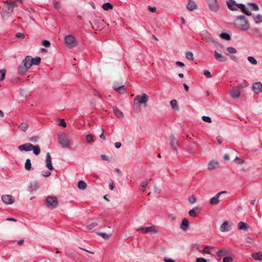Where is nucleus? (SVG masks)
<instances>
[{
	"instance_id": "nucleus-38",
	"label": "nucleus",
	"mask_w": 262,
	"mask_h": 262,
	"mask_svg": "<svg viewBox=\"0 0 262 262\" xmlns=\"http://www.w3.org/2000/svg\"><path fill=\"white\" fill-rule=\"evenodd\" d=\"M247 59L253 65H256L257 63V60L252 56H248Z\"/></svg>"
},
{
	"instance_id": "nucleus-26",
	"label": "nucleus",
	"mask_w": 262,
	"mask_h": 262,
	"mask_svg": "<svg viewBox=\"0 0 262 262\" xmlns=\"http://www.w3.org/2000/svg\"><path fill=\"white\" fill-rule=\"evenodd\" d=\"M253 18L256 24H259L262 22L261 14L253 15Z\"/></svg>"
},
{
	"instance_id": "nucleus-49",
	"label": "nucleus",
	"mask_w": 262,
	"mask_h": 262,
	"mask_svg": "<svg viewBox=\"0 0 262 262\" xmlns=\"http://www.w3.org/2000/svg\"><path fill=\"white\" fill-rule=\"evenodd\" d=\"M6 71L5 70H0V80L4 79L5 77Z\"/></svg>"
},
{
	"instance_id": "nucleus-60",
	"label": "nucleus",
	"mask_w": 262,
	"mask_h": 262,
	"mask_svg": "<svg viewBox=\"0 0 262 262\" xmlns=\"http://www.w3.org/2000/svg\"><path fill=\"white\" fill-rule=\"evenodd\" d=\"M122 85L121 84H119L118 82H115L113 84V88L116 90L117 87L121 86Z\"/></svg>"
},
{
	"instance_id": "nucleus-31",
	"label": "nucleus",
	"mask_w": 262,
	"mask_h": 262,
	"mask_svg": "<svg viewBox=\"0 0 262 262\" xmlns=\"http://www.w3.org/2000/svg\"><path fill=\"white\" fill-rule=\"evenodd\" d=\"M41 61V58L39 57L32 58L31 57V64L32 65H38Z\"/></svg>"
},
{
	"instance_id": "nucleus-33",
	"label": "nucleus",
	"mask_w": 262,
	"mask_h": 262,
	"mask_svg": "<svg viewBox=\"0 0 262 262\" xmlns=\"http://www.w3.org/2000/svg\"><path fill=\"white\" fill-rule=\"evenodd\" d=\"M86 184L83 181H80L78 184V187L79 189L84 190L86 188Z\"/></svg>"
},
{
	"instance_id": "nucleus-28",
	"label": "nucleus",
	"mask_w": 262,
	"mask_h": 262,
	"mask_svg": "<svg viewBox=\"0 0 262 262\" xmlns=\"http://www.w3.org/2000/svg\"><path fill=\"white\" fill-rule=\"evenodd\" d=\"M126 89H127L126 86L123 85H121V86L117 87V88L116 89V90L115 91H116L117 92H118L119 93H120L121 94H123L126 92Z\"/></svg>"
},
{
	"instance_id": "nucleus-53",
	"label": "nucleus",
	"mask_w": 262,
	"mask_h": 262,
	"mask_svg": "<svg viewBox=\"0 0 262 262\" xmlns=\"http://www.w3.org/2000/svg\"><path fill=\"white\" fill-rule=\"evenodd\" d=\"M50 45V42L47 40H44L42 41V45L45 47H49Z\"/></svg>"
},
{
	"instance_id": "nucleus-24",
	"label": "nucleus",
	"mask_w": 262,
	"mask_h": 262,
	"mask_svg": "<svg viewBox=\"0 0 262 262\" xmlns=\"http://www.w3.org/2000/svg\"><path fill=\"white\" fill-rule=\"evenodd\" d=\"M113 111L114 114L119 118H121L123 117L122 112L120 111L117 107H113Z\"/></svg>"
},
{
	"instance_id": "nucleus-51",
	"label": "nucleus",
	"mask_w": 262,
	"mask_h": 262,
	"mask_svg": "<svg viewBox=\"0 0 262 262\" xmlns=\"http://www.w3.org/2000/svg\"><path fill=\"white\" fill-rule=\"evenodd\" d=\"M248 85L249 83L247 81H244V82H242L238 87H239L240 89L245 88L248 86Z\"/></svg>"
},
{
	"instance_id": "nucleus-12",
	"label": "nucleus",
	"mask_w": 262,
	"mask_h": 262,
	"mask_svg": "<svg viewBox=\"0 0 262 262\" xmlns=\"http://www.w3.org/2000/svg\"><path fill=\"white\" fill-rule=\"evenodd\" d=\"M137 231H141L144 233H156L157 232V230L156 229V227L154 226H152L150 227H142L138 228L136 229Z\"/></svg>"
},
{
	"instance_id": "nucleus-45",
	"label": "nucleus",
	"mask_w": 262,
	"mask_h": 262,
	"mask_svg": "<svg viewBox=\"0 0 262 262\" xmlns=\"http://www.w3.org/2000/svg\"><path fill=\"white\" fill-rule=\"evenodd\" d=\"M38 184H37V183L35 182H34L32 184H31L30 186V188L32 190H36L37 188H38Z\"/></svg>"
},
{
	"instance_id": "nucleus-7",
	"label": "nucleus",
	"mask_w": 262,
	"mask_h": 262,
	"mask_svg": "<svg viewBox=\"0 0 262 262\" xmlns=\"http://www.w3.org/2000/svg\"><path fill=\"white\" fill-rule=\"evenodd\" d=\"M207 4L209 10L213 12H217L220 6L217 0H206Z\"/></svg>"
},
{
	"instance_id": "nucleus-1",
	"label": "nucleus",
	"mask_w": 262,
	"mask_h": 262,
	"mask_svg": "<svg viewBox=\"0 0 262 262\" xmlns=\"http://www.w3.org/2000/svg\"><path fill=\"white\" fill-rule=\"evenodd\" d=\"M227 5L228 8L232 11L237 10L238 9H240L242 12L245 13L247 15H251L252 13L251 11L249 10V8L246 6V5L243 4H237L234 0H228L227 2Z\"/></svg>"
},
{
	"instance_id": "nucleus-61",
	"label": "nucleus",
	"mask_w": 262,
	"mask_h": 262,
	"mask_svg": "<svg viewBox=\"0 0 262 262\" xmlns=\"http://www.w3.org/2000/svg\"><path fill=\"white\" fill-rule=\"evenodd\" d=\"M176 64L177 66H179V67H184L185 66L184 63H183L181 61H177L176 62Z\"/></svg>"
},
{
	"instance_id": "nucleus-10",
	"label": "nucleus",
	"mask_w": 262,
	"mask_h": 262,
	"mask_svg": "<svg viewBox=\"0 0 262 262\" xmlns=\"http://www.w3.org/2000/svg\"><path fill=\"white\" fill-rule=\"evenodd\" d=\"M149 98L147 94H143L142 96L137 95L135 98V101H137L139 104H146Z\"/></svg>"
},
{
	"instance_id": "nucleus-57",
	"label": "nucleus",
	"mask_w": 262,
	"mask_h": 262,
	"mask_svg": "<svg viewBox=\"0 0 262 262\" xmlns=\"http://www.w3.org/2000/svg\"><path fill=\"white\" fill-rule=\"evenodd\" d=\"M15 36L17 38H19L23 39L25 37V35H24V34H23L22 33H17L16 34Z\"/></svg>"
},
{
	"instance_id": "nucleus-15",
	"label": "nucleus",
	"mask_w": 262,
	"mask_h": 262,
	"mask_svg": "<svg viewBox=\"0 0 262 262\" xmlns=\"http://www.w3.org/2000/svg\"><path fill=\"white\" fill-rule=\"evenodd\" d=\"M169 140L171 148L174 150L177 151L179 147V143L178 140L175 138V137L173 135L170 136Z\"/></svg>"
},
{
	"instance_id": "nucleus-52",
	"label": "nucleus",
	"mask_w": 262,
	"mask_h": 262,
	"mask_svg": "<svg viewBox=\"0 0 262 262\" xmlns=\"http://www.w3.org/2000/svg\"><path fill=\"white\" fill-rule=\"evenodd\" d=\"M53 5L55 8L57 9H59L61 8L60 3L58 1H54L53 3Z\"/></svg>"
},
{
	"instance_id": "nucleus-17",
	"label": "nucleus",
	"mask_w": 262,
	"mask_h": 262,
	"mask_svg": "<svg viewBox=\"0 0 262 262\" xmlns=\"http://www.w3.org/2000/svg\"><path fill=\"white\" fill-rule=\"evenodd\" d=\"M33 147V145L30 143H25L19 145L18 147L20 151H31V148Z\"/></svg>"
},
{
	"instance_id": "nucleus-9",
	"label": "nucleus",
	"mask_w": 262,
	"mask_h": 262,
	"mask_svg": "<svg viewBox=\"0 0 262 262\" xmlns=\"http://www.w3.org/2000/svg\"><path fill=\"white\" fill-rule=\"evenodd\" d=\"M232 223L230 221H224L220 227V231L222 232H229L231 230Z\"/></svg>"
},
{
	"instance_id": "nucleus-6",
	"label": "nucleus",
	"mask_w": 262,
	"mask_h": 262,
	"mask_svg": "<svg viewBox=\"0 0 262 262\" xmlns=\"http://www.w3.org/2000/svg\"><path fill=\"white\" fill-rule=\"evenodd\" d=\"M64 43L68 49H73L78 45V41L72 35H68L64 38Z\"/></svg>"
},
{
	"instance_id": "nucleus-27",
	"label": "nucleus",
	"mask_w": 262,
	"mask_h": 262,
	"mask_svg": "<svg viewBox=\"0 0 262 262\" xmlns=\"http://www.w3.org/2000/svg\"><path fill=\"white\" fill-rule=\"evenodd\" d=\"M252 257L255 260H261L262 259V252H259L258 253H253L252 254Z\"/></svg>"
},
{
	"instance_id": "nucleus-43",
	"label": "nucleus",
	"mask_w": 262,
	"mask_h": 262,
	"mask_svg": "<svg viewBox=\"0 0 262 262\" xmlns=\"http://www.w3.org/2000/svg\"><path fill=\"white\" fill-rule=\"evenodd\" d=\"M85 140L88 143H90L94 140L93 136L91 134H88L85 137Z\"/></svg>"
},
{
	"instance_id": "nucleus-62",
	"label": "nucleus",
	"mask_w": 262,
	"mask_h": 262,
	"mask_svg": "<svg viewBox=\"0 0 262 262\" xmlns=\"http://www.w3.org/2000/svg\"><path fill=\"white\" fill-rule=\"evenodd\" d=\"M51 172L49 171H46L43 173H42V176L45 177H48L51 175Z\"/></svg>"
},
{
	"instance_id": "nucleus-4",
	"label": "nucleus",
	"mask_w": 262,
	"mask_h": 262,
	"mask_svg": "<svg viewBox=\"0 0 262 262\" xmlns=\"http://www.w3.org/2000/svg\"><path fill=\"white\" fill-rule=\"evenodd\" d=\"M31 66V56H27L18 67V73L24 75Z\"/></svg>"
},
{
	"instance_id": "nucleus-36",
	"label": "nucleus",
	"mask_w": 262,
	"mask_h": 262,
	"mask_svg": "<svg viewBox=\"0 0 262 262\" xmlns=\"http://www.w3.org/2000/svg\"><path fill=\"white\" fill-rule=\"evenodd\" d=\"M220 36L221 38L226 40H230L231 39L230 36L226 33H222Z\"/></svg>"
},
{
	"instance_id": "nucleus-37",
	"label": "nucleus",
	"mask_w": 262,
	"mask_h": 262,
	"mask_svg": "<svg viewBox=\"0 0 262 262\" xmlns=\"http://www.w3.org/2000/svg\"><path fill=\"white\" fill-rule=\"evenodd\" d=\"M142 184V186H141V188L140 189V191L142 193L144 192V191H145V189L146 188V187H147V185H148V181L147 180H145L144 181H143L141 183Z\"/></svg>"
},
{
	"instance_id": "nucleus-44",
	"label": "nucleus",
	"mask_w": 262,
	"mask_h": 262,
	"mask_svg": "<svg viewBox=\"0 0 262 262\" xmlns=\"http://www.w3.org/2000/svg\"><path fill=\"white\" fill-rule=\"evenodd\" d=\"M98 234L105 239H108L111 236V234H108L104 232H100Z\"/></svg>"
},
{
	"instance_id": "nucleus-56",
	"label": "nucleus",
	"mask_w": 262,
	"mask_h": 262,
	"mask_svg": "<svg viewBox=\"0 0 262 262\" xmlns=\"http://www.w3.org/2000/svg\"><path fill=\"white\" fill-rule=\"evenodd\" d=\"M203 74L207 78L211 77V73L208 70H205L204 71Z\"/></svg>"
},
{
	"instance_id": "nucleus-2",
	"label": "nucleus",
	"mask_w": 262,
	"mask_h": 262,
	"mask_svg": "<svg viewBox=\"0 0 262 262\" xmlns=\"http://www.w3.org/2000/svg\"><path fill=\"white\" fill-rule=\"evenodd\" d=\"M17 7V4L15 2H9L4 4L1 12L2 17L4 19L8 18L13 11L14 8Z\"/></svg>"
},
{
	"instance_id": "nucleus-21",
	"label": "nucleus",
	"mask_w": 262,
	"mask_h": 262,
	"mask_svg": "<svg viewBox=\"0 0 262 262\" xmlns=\"http://www.w3.org/2000/svg\"><path fill=\"white\" fill-rule=\"evenodd\" d=\"M214 57L220 62H225L227 60V58L222 55V53H217L214 52Z\"/></svg>"
},
{
	"instance_id": "nucleus-35",
	"label": "nucleus",
	"mask_w": 262,
	"mask_h": 262,
	"mask_svg": "<svg viewBox=\"0 0 262 262\" xmlns=\"http://www.w3.org/2000/svg\"><path fill=\"white\" fill-rule=\"evenodd\" d=\"M25 168L27 170H30L31 168V160L29 159L26 160L25 164Z\"/></svg>"
},
{
	"instance_id": "nucleus-55",
	"label": "nucleus",
	"mask_w": 262,
	"mask_h": 262,
	"mask_svg": "<svg viewBox=\"0 0 262 262\" xmlns=\"http://www.w3.org/2000/svg\"><path fill=\"white\" fill-rule=\"evenodd\" d=\"M58 125L63 127H66L67 123L64 119H60Z\"/></svg>"
},
{
	"instance_id": "nucleus-42",
	"label": "nucleus",
	"mask_w": 262,
	"mask_h": 262,
	"mask_svg": "<svg viewBox=\"0 0 262 262\" xmlns=\"http://www.w3.org/2000/svg\"><path fill=\"white\" fill-rule=\"evenodd\" d=\"M170 105L173 109H178L177 101L176 100H172L170 102Z\"/></svg>"
},
{
	"instance_id": "nucleus-5",
	"label": "nucleus",
	"mask_w": 262,
	"mask_h": 262,
	"mask_svg": "<svg viewBox=\"0 0 262 262\" xmlns=\"http://www.w3.org/2000/svg\"><path fill=\"white\" fill-rule=\"evenodd\" d=\"M59 142L64 148H69L71 146V142L67 135L64 133H60L58 134Z\"/></svg>"
},
{
	"instance_id": "nucleus-22",
	"label": "nucleus",
	"mask_w": 262,
	"mask_h": 262,
	"mask_svg": "<svg viewBox=\"0 0 262 262\" xmlns=\"http://www.w3.org/2000/svg\"><path fill=\"white\" fill-rule=\"evenodd\" d=\"M248 8H249L252 11H258L259 10V7L257 4L255 3H248L246 6Z\"/></svg>"
},
{
	"instance_id": "nucleus-13",
	"label": "nucleus",
	"mask_w": 262,
	"mask_h": 262,
	"mask_svg": "<svg viewBox=\"0 0 262 262\" xmlns=\"http://www.w3.org/2000/svg\"><path fill=\"white\" fill-rule=\"evenodd\" d=\"M229 93L232 98H237L239 97L241 95V89L238 86L232 87L230 90Z\"/></svg>"
},
{
	"instance_id": "nucleus-48",
	"label": "nucleus",
	"mask_w": 262,
	"mask_h": 262,
	"mask_svg": "<svg viewBox=\"0 0 262 262\" xmlns=\"http://www.w3.org/2000/svg\"><path fill=\"white\" fill-rule=\"evenodd\" d=\"M202 253L204 254H209L210 253V247H205L202 250Z\"/></svg>"
},
{
	"instance_id": "nucleus-39",
	"label": "nucleus",
	"mask_w": 262,
	"mask_h": 262,
	"mask_svg": "<svg viewBox=\"0 0 262 262\" xmlns=\"http://www.w3.org/2000/svg\"><path fill=\"white\" fill-rule=\"evenodd\" d=\"M197 208H193L189 211V215L193 217H195L197 216L196 211Z\"/></svg>"
},
{
	"instance_id": "nucleus-34",
	"label": "nucleus",
	"mask_w": 262,
	"mask_h": 262,
	"mask_svg": "<svg viewBox=\"0 0 262 262\" xmlns=\"http://www.w3.org/2000/svg\"><path fill=\"white\" fill-rule=\"evenodd\" d=\"M33 154L36 156L39 155L40 153V149L38 146L33 145V147L31 148Z\"/></svg>"
},
{
	"instance_id": "nucleus-58",
	"label": "nucleus",
	"mask_w": 262,
	"mask_h": 262,
	"mask_svg": "<svg viewBox=\"0 0 262 262\" xmlns=\"http://www.w3.org/2000/svg\"><path fill=\"white\" fill-rule=\"evenodd\" d=\"M168 218L169 221L172 222L176 219V216L173 214H169Z\"/></svg>"
},
{
	"instance_id": "nucleus-16",
	"label": "nucleus",
	"mask_w": 262,
	"mask_h": 262,
	"mask_svg": "<svg viewBox=\"0 0 262 262\" xmlns=\"http://www.w3.org/2000/svg\"><path fill=\"white\" fill-rule=\"evenodd\" d=\"M2 200L7 205H11L14 203V199L10 195H3Z\"/></svg>"
},
{
	"instance_id": "nucleus-50",
	"label": "nucleus",
	"mask_w": 262,
	"mask_h": 262,
	"mask_svg": "<svg viewBox=\"0 0 262 262\" xmlns=\"http://www.w3.org/2000/svg\"><path fill=\"white\" fill-rule=\"evenodd\" d=\"M202 119L204 121L206 122L211 123L212 121L211 118L208 116H203Z\"/></svg>"
},
{
	"instance_id": "nucleus-29",
	"label": "nucleus",
	"mask_w": 262,
	"mask_h": 262,
	"mask_svg": "<svg viewBox=\"0 0 262 262\" xmlns=\"http://www.w3.org/2000/svg\"><path fill=\"white\" fill-rule=\"evenodd\" d=\"M248 228V226L243 222H240L238 224V229L239 230H246Z\"/></svg>"
},
{
	"instance_id": "nucleus-18",
	"label": "nucleus",
	"mask_w": 262,
	"mask_h": 262,
	"mask_svg": "<svg viewBox=\"0 0 262 262\" xmlns=\"http://www.w3.org/2000/svg\"><path fill=\"white\" fill-rule=\"evenodd\" d=\"M46 166L48 169L52 170L54 169L52 163L51 157L49 152L46 154Z\"/></svg>"
},
{
	"instance_id": "nucleus-19",
	"label": "nucleus",
	"mask_w": 262,
	"mask_h": 262,
	"mask_svg": "<svg viewBox=\"0 0 262 262\" xmlns=\"http://www.w3.org/2000/svg\"><path fill=\"white\" fill-rule=\"evenodd\" d=\"M216 254L219 257L221 258L224 256L226 257L229 255L230 251L225 249H221L216 252Z\"/></svg>"
},
{
	"instance_id": "nucleus-63",
	"label": "nucleus",
	"mask_w": 262,
	"mask_h": 262,
	"mask_svg": "<svg viewBox=\"0 0 262 262\" xmlns=\"http://www.w3.org/2000/svg\"><path fill=\"white\" fill-rule=\"evenodd\" d=\"M148 9L151 12H155L156 11V8L155 7H151L150 6H148Z\"/></svg>"
},
{
	"instance_id": "nucleus-14",
	"label": "nucleus",
	"mask_w": 262,
	"mask_h": 262,
	"mask_svg": "<svg viewBox=\"0 0 262 262\" xmlns=\"http://www.w3.org/2000/svg\"><path fill=\"white\" fill-rule=\"evenodd\" d=\"M252 89L255 94H259L262 92V83L260 82H255L252 84Z\"/></svg>"
},
{
	"instance_id": "nucleus-64",
	"label": "nucleus",
	"mask_w": 262,
	"mask_h": 262,
	"mask_svg": "<svg viewBox=\"0 0 262 262\" xmlns=\"http://www.w3.org/2000/svg\"><path fill=\"white\" fill-rule=\"evenodd\" d=\"M164 262H174V260H173L170 258H166V257H165L164 258Z\"/></svg>"
},
{
	"instance_id": "nucleus-54",
	"label": "nucleus",
	"mask_w": 262,
	"mask_h": 262,
	"mask_svg": "<svg viewBox=\"0 0 262 262\" xmlns=\"http://www.w3.org/2000/svg\"><path fill=\"white\" fill-rule=\"evenodd\" d=\"M223 262H233V259L231 256H226L223 259Z\"/></svg>"
},
{
	"instance_id": "nucleus-40",
	"label": "nucleus",
	"mask_w": 262,
	"mask_h": 262,
	"mask_svg": "<svg viewBox=\"0 0 262 262\" xmlns=\"http://www.w3.org/2000/svg\"><path fill=\"white\" fill-rule=\"evenodd\" d=\"M97 225V223L93 222V223H92L90 224L89 225H88L86 228L87 230L90 231L92 229H93L94 227H95Z\"/></svg>"
},
{
	"instance_id": "nucleus-30",
	"label": "nucleus",
	"mask_w": 262,
	"mask_h": 262,
	"mask_svg": "<svg viewBox=\"0 0 262 262\" xmlns=\"http://www.w3.org/2000/svg\"><path fill=\"white\" fill-rule=\"evenodd\" d=\"M102 8L104 10L107 11L110 9H113V6L110 3H106L102 5Z\"/></svg>"
},
{
	"instance_id": "nucleus-41",
	"label": "nucleus",
	"mask_w": 262,
	"mask_h": 262,
	"mask_svg": "<svg viewBox=\"0 0 262 262\" xmlns=\"http://www.w3.org/2000/svg\"><path fill=\"white\" fill-rule=\"evenodd\" d=\"M186 58L190 60H193V55L191 52H187L185 55Z\"/></svg>"
},
{
	"instance_id": "nucleus-25",
	"label": "nucleus",
	"mask_w": 262,
	"mask_h": 262,
	"mask_svg": "<svg viewBox=\"0 0 262 262\" xmlns=\"http://www.w3.org/2000/svg\"><path fill=\"white\" fill-rule=\"evenodd\" d=\"M219 165V163L215 161H211L209 162L208 165V168L210 170L214 169Z\"/></svg>"
},
{
	"instance_id": "nucleus-46",
	"label": "nucleus",
	"mask_w": 262,
	"mask_h": 262,
	"mask_svg": "<svg viewBox=\"0 0 262 262\" xmlns=\"http://www.w3.org/2000/svg\"><path fill=\"white\" fill-rule=\"evenodd\" d=\"M234 161L235 163L238 164H242L244 163V160L238 157H236Z\"/></svg>"
},
{
	"instance_id": "nucleus-47",
	"label": "nucleus",
	"mask_w": 262,
	"mask_h": 262,
	"mask_svg": "<svg viewBox=\"0 0 262 262\" xmlns=\"http://www.w3.org/2000/svg\"><path fill=\"white\" fill-rule=\"evenodd\" d=\"M227 50L230 53H236L237 52L236 49L231 47H228Z\"/></svg>"
},
{
	"instance_id": "nucleus-23",
	"label": "nucleus",
	"mask_w": 262,
	"mask_h": 262,
	"mask_svg": "<svg viewBox=\"0 0 262 262\" xmlns=\"http://www.w3.org/2000/svg\"><path fill=\"white\" fill-rule=\"evenodd\" d=\"M197 6L195 3L192 1H189L187 5V8L190 11H193L196 9Z\"/></svg>"
},
{
	"instance_id": "nucleus-32",
	"label": "nucleus",
	"mask_w": 262,
	"mask_h": 262,
	"mask_svg": "<svg viewBox=\"0 0 262 262\" xmlns=\"http://www.w3.org/2000/svg\"><path fill=\"white\" fill-rule=\"evenodd\" d=\"M18 127L21 130L26 132L29 127V125L26 123L23 122L18 126Z\"/></svg>"
},
{
	"instance_id": "nucleus-59",
	"label": "nucleus",
	"mask_w": 262,
	"mask_h": 262,
	"mask_svg": "<svg viewBox=\"0 0 262 262\" xmlns=\"http://www.w3.org/2000/svg\"><path fill=\"white\" fill-rule=\"evenodd\" d=\"M196 262H207V260L203 257H199L196 259Z\"/></svg>"
},
{
	"instance_id": "nucleus-3",
	"label": "nucleus",
	"mask_w": 262,
	"mask_h": 262,
	"mask_svg": "<svg viewBox=\"0 0 262 262\" xmlns=\"http://www.w3.org/2000/svg\"><path fill=\"white\" fill-rule=\"evenodd\" d=\"M234 25L243 31H246L250 28L249 22L244 15H240L236 17L234 20Z\"/></svg>"
},
{
	"instance_id": "nucleus-8",
	"label": "nucleus",
	"mask_w": 262,
	"mask_h": 262,
	"mask_svg": "<svg viewBox=\"0 0 262 262\" xmlns=\"http://www.w3.org/2000/svg\"><path fill=\"white\" fill-rule=\"evenodd\" d=\"M46 204L50 209H54L58 205V200L55 196H49L46 198Z\"/></svg>"
},
{
	"instance_id": "nucleus-20",
	"label": "nucleus",
	"mask_w": 262,
	"mask_h": 262,
	"mask_svg": "<svg viewBox=\"0 0 262 262\" xmlns=\"http://www.w3.org/2000/svg\"><path fill=\"white\" fill-rule=\"evenodd\" d=\"M180 228L183 231H186L188 229L189 222L187 219L184 218L182 220Z\"/></svg>"
},
{
	"instance_id": "nucleus-11",
	"label": "nucleus",
	"mask_w": 262,
	"mask_h": 262,
	"mask_svg": "<svg viewBox=\"0 0 262 262\" xmlns=\"http://www.w3.org/2000/svg\"><path fill=\"white\" fill-rule=\"evenodd\" d=\"M226 191H222L217 193L214 196L210 198L209 203L211 205H216L220 203L219 198L221 194L226 193Z\"/></svg>"
}]
</instances>
